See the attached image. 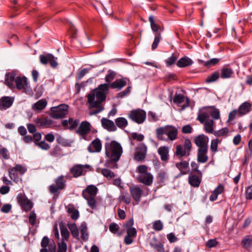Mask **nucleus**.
<instances>
[{
	"mask_svg": "<svg viewBox=\"0 0 252 252\" xmlns=\"http://www.w3.org/2000/svg\"><path fill=\"white\" fill-rule=\"evenodd\" d=\"M105 151L106 157L105 165L107 167L115 168L118 167L117 162L120 160L123 153L121 144L116 141L112 140L105 143Z\"/></svg>",
	"mask_w": 252,
	"mask_h": 252,
	"instance_id": "obj_1",
	"label": "nucleus"
},
{
	"mask_svg": "<svg viewBox=\"0 0 252 252\" xmlns=\"http://www.w3.org/2000/svg\"><path fill=\"white\" fill-rule=\"evenodd\" d=\"M129 80L127 78L117 79L115 81L110 83L102 84L94 89V91H97L96 97L99 100L96 102L95 105L99 104L100 101H104L106 98V94L109 91V88L113 89H116L117 91L121 90L123 88L127 85V82Z\"/></svg>",
	"mask_w": 252,
	"mask_h": 252,
	"instance_id": "obj_2",
	"label": "nucleus"
},
{
	"mask_svg": "<svg viewBox=\"0 0 252 252\" xmlns=\"http://www.w3.org/2000/svg\"><path fill=\"white\" fill-rule=\"evenodd\" d=\"M178 130L177 128L171 125H167L156 129V135L158 140L167 141L169 140L173 141L177 137Z\"/></svg>",
	"mask_w": 252,
	"mask_h": 252,
	"instance_id": "obj_3",
	"label": "nucleus"
},
{
	"mask_svg": "<svg viewBox=\"0 0 252 252\" xmlns=\"http://www.w3.org/2000/svg\"><path fill=\"white\" fill-rule=\"evenodd\" d=\"M97 91L92 90L88 95V102L89 104L90 108H96L97 109L91 111L90 112V115H95L103 110V107L101 106V103L103 101H100L99 104L95 105L96 102L99 100L96 97Z\"/></svg>",
	"mask_w": 252,
	"mask_h": 252,
	"instance_id": "obj_4",
	"label": "nucleus"
},
{
	"mask_svg": "<svg viewBox=\"0 0 252 252\" xmlns=\"http://www.w3.org/2000/svg\"><path fill=\"white\" fill-rule=\"evenodd\" d=\"M68 106L62 104L56 107H52L50 109V116L54 119H62L68 114Z\"/></svg>",
	"mask_w": 252,
	"mask_h": 252,
	"instance_id": "obj_5",
	"label": "nucleus"
},
{
	"mask_svg": "<svg viewBox=\"0 0 252 252\" xmlns=\"http://www.w3.org/2000/svg\"><path fill=\"white\" fill-rule=\"evenodd\" d=\"M15 86L17 90L22 91L23 93L29 94L32 93V90L28 81V79L25 76H17Z\"/></svg>",
	"mask_w": 252,
	"mask_h": 252,
	"instance_id": "obj_6",
	"label": "nucleus"
},
{
	"mask_svg": "<svg viewBox=\"0 0 252 252\" xmlns=\"http://www.w3.org/2000/svg\"><path fill=\"white\" fill-rule=\"evenodd\" d=\"M128 118L138 124L144 123L146 118V112L141 109L131 110L128 114Z\"/></svg>",
	"mask_w": 252,
	"mask_h": 252,
	"instance_id": "obj_7",
	"label": "nucleus"
},
{
	"mask_svg": "<svg viewBox=\"0 0 252 252\" xmlns=\"http://www.w3.org/2000/svg\"><path fill=\"white\" fill-rule=\"evenodd\" d=\"M90 168V165L88 164H75L69 170V172L71 173L74 178H78L81 176L85 175V174Z\"/></svg>",
	"mask_w": 252,
	"mask_h": 252,
	"instance_id": "obj_8",
	"label": "nucleus"
},
{
	"mask_svg": "<svg viewBox=\"0 0 252 252\" xmlns=\"http://www.w3.org/2000/svg\"><path fill=\"white\" fill-rule=\"evenodd\" d=\"M17 200L22 209L25 211H29L32 207V202L28 199L24 194L19 193L17 196Z\"/></svg>",
	"mask_w": 252,
	"mask_h": 252,
	"instance_id": "obj_9",
	"label": "nucleus"
},
{
	"mask_svg": "<svg viewBox=\"0 0 252 252\" xmlns=\"http://www.w3.org/2000/svg\"><path fill=\"white\" fill-rule=\"evenodd\" d=\"M202 173L190 172L189 176V183L191 187L198 188L202 181Z\"/></svg>",
	"mask_w": 252,
	"mask_h": 252,
	"instance_id": "obj_10",
	"label": "nucleus"
},
{
	"mask_svg": "<svg viewBox=\"0 0 252 252\" xmlns=\"http://www.w3.org/2000/svg\"><path fill=\"white\" fill-rule=\"evenodd\" d=\"M208 137L204 134H200L194 139V142L196 145L199 147L198 149H208Z\"/></svg>",
	"mask_w": 252,
	"mask_h": 252,
	"instance_id": "obj_11",
	"label": "nucleus"
},
{
	"mask_svg": "<svg viewBox=\"0 0 252 252\" xmlns=\"http://www.w3.org/2000/svg\"><path fill=\"white\" fill-rule=\"evenodd\" d=\"M40 63L43 64L49 63L52 67L55 68L58 65V63L55 59L54 57L50 54L46 55H41L39 56Z\"/></svg>",
	"mask_w": 252,
	"mask_h": 252,
	"instance_id": "obj_12",
	"label": "nucleus"
},
{
	"mask_svg": "<svg viewBox=\"0 0 252 252\" xmlns=\"http://www.w3.org/2000/svg\"><path fill=\"white\" fill-rule=\"evenodd\" d=\"M91 125L89 122L83 121L76 130V133L81 136H85L91 130Z\"/></svg>",
	"mask_w": 252,
	"mask_h": 252,
	"instance_id": "obj_13",
	"label": "nucleus"
},
{
	"mask_svg": "<svg viewBox=\"0 0 252 252\" xmlns=\"http://www.w3.org/2000/svg\"><path fill=\"white\" fill-rule=\"evenodd\" d=\"M79 120H73L72 118H69L68 120H64L62 121V125L65 129H68L71 131L74 130L79 124Z\"/></svg>",
	"mask_w": 252,
	"mask_h": 252,
	"instance_id": "obj_14",
	"label": "nucleus"
},
{
	"mask_svg": "<svg viewBox=\"0 0 252 252\" xmlns=\"http://www.w3.org/2000/svg\"><path fill=\"white\" fill-rule=\"evenodd\" d=\"M14 98L11 96H2L0 98V110H5L10 107L13 103Z\"/></svg>",
	"mask_w": 252,
	"mask_h": 252,
	"instance_id": "obj_15",
	"label": "nucleus"
},
{
	"mask_svg": "<svg viewBox=\"0 0 252 252\" xmlns=\"http://www.w3.org/2000/svg\"><path fill=\"white\" fill-rule=\"evenodd\" d=\"M102 144L98 138H95L91 143L88 147L87 150L90 153H98L101 150Z\"/></svg>",
	"mask_w": 252,
	"mask_h": 252,
	"instance_id": "obj_16",
	"label": "nucleus"
},
{
	"mask_svg": "<svg viewBox=\"0 0 252 252\" xmlns=\"http://www.w3.org/2000/svg\"><path fill=\"white\" fill-rule=\"evenodd\" d=\"M129 191L133 200L138 204L140 201L143 190L138 186L129 188Z\"/></svg>",
	"mask_w": 252,
	"mask_h": 252,
	"instance_id": "obj_17",
	"label": "nucleus"
},
{
	"mask_svg": "<svg viewBox=\"0 0 252 252\" xmlns=\"http://www.w3.org/2000/svg\"><path fill=\"white\" fill-rule=\"evenodd\" d=\"M16 78V75L14 72H8L6 73L5 77V85H6L11 89H14L15 88V86L14 83H15Z\"/></svg>",
	"mask_w": 252,
	"mask_h": 252,
	"instance_id": "obj_18",
	"label": "nucleus"
},
{
	"mask_svg": "<svg viewBox=\"0 0 252 252\" xmlns=\"http://www.w3.org/2000/svg\"><path fill=\"white\" fill-rule=\"evenodd\" d=\"M98 189L94 185H89L82 191V195L83 197H95Z\"/></svg>",
	"mask_w": 252,
	"mask_h": 252,
	"instance_id": "obj_19",
	"label": "nucleus"
},
{
	"mask_svg": "<svg viewBox=\"0 0 252 252\" xmlns=\"http://www.w3.org/2000/svg\"><path fill=\"white\" fill-rule=\"evenodd\" d=\"M252 109V104L248 101L242 103L238 109V113L239 116H242L249 113Z\"/></svg>",
	"mask_w": 252,
	"mask_h": 252,
	"instance_id": "obj_20",
	"label": "nucleus"
},
{
	"mask_svg": "<svg viewBox=\"0 0 252 252\" xmlns=\"http://www.w3.org/2000/svg\"><path fill=\"white\" fill-rule=\"evenodd\" d=\"M126 235L125 237L124 242L126 245H130L133 242V239L137 235V230L135 228L126 230Z\"/></svg>",
	"mask_w": 252,
	"mask_h": 252,
	"instance_id": "obj_21",
	"label": "nucleus"
},
{
	"mask_svg": "<svg viewBox=\"0 0 252 252\" xmlns=\"http://www.w3.org/2000/svg\"><path fill=\"white\" fill-rule=\"evenodd\" d=\"M101 122L102 127L108 131H115L117 130V127L112 121L103 118Z\"/></svg>",
	"mask_w": 252,
	"mask_h": 252,
	"instance_id": "obj_22",
	"label": "nucleus"
},
{
	"mask_svg": "<svg viewBox=\"0 0 252 252\" xmlns=\"http://www.w3.org/2000/svg\"><path fill=\"white\" fill-rule=\"evenodd\" d=\"M147 153V147L144 145H142L138 148L134 156V159L138 161H142L146 157Z\"/></svg>",
	"mask_w": 252,
	"mask_h": 252,
	"instance_id": "obj_23",
	"label": "nucleus"
},
{
	"mask_svg": "<svg viewBox=\"0 0 252 252\" xmlns=\"http://www.w3.org/2000/svg\"><path fill=\"white\" fill-rule=\"evenodd\" d=\"M138 179L139 182L145 185L150 186L153 183V176L150 173H146V174L139 175Z\"/></svg>",
	"mask_w": 252,
	"mask_h": 252,
	"instance_id": "obj_24",
	"label": "nucleus"
},
{
	"mask_svg": "<svg viewBox=\"0 0 252 252\" xmlns=\"http://www.w3.org/2000/svg\"><path fill=\"white\" fill-rule=\"evenodd\" d=\"M34 122L42 127H48L53 124V121L47 118H37L34 120Z\"/></svg>",
	"mask_w": 252,
	"mask_h": 252,
	"instance_id": "obj_25",
	"label": "nucleus"
},
{
	"mask_svg": "<svg viewBox=\"0 0 252 252\" xmlns=\"http://www.w3.org/2000/svg\"><path fill=\"white\" fill-rule=\"evenodd\" d=\"M175 165L176 167L180 171V173L178 175L179 176H181L183 175H186L188 173V171L186 170L189 168V166L188 161L184 160L181 162H177Z\"/></svg>",
	"mask_w": 252,
	"mask_h": 252,
	"instance_id": "obj_26",
	"label": "nucleus"
},
{
	"mask_svg": "<svg viewBox=\"0 0 252 252\" xmlns=\"http://www.w3.org/2000/svg\"><path fill=\"white\" fill-rule=\"evenodd\" d=\"M162 161L167 162L169 159V148L166 146L160 147L158 151Z\"/></svg>",
	"mask_w": 252,
	"mask_h": 252,
	"instance_id": "obj_27",
	"label": "nucleus"
},
{
	"mask_svg": "<svg viewBox=\"0 0 252 252\" xmlns=\"http://www.w3.org/2000/svg\"><path fill=\"white\" fill-rule=\"evenodd\" d=\"M207 152L208 149H198L197 160L198 162L205 163L208 161Z\"/></svg>",
	"mask_w": 252,
	"mask_h": 252,
	"instance_id": "obj_28",
	"label": "nucleus"
},
{
	"mask_svg": "<svg viewBox=\"0 0 252 252\" xmlns=\"http://www.w3.org/2000/svg\"><path fill=\"white\" fill-rule=\"evenodd\" d=\"M192 61L189 58L185 56L180 59L177 63V65L179 67H185L191 65Z\"/></svg>",
	"mask_w": 252,
	"mask_h": 252,
	"instance_id": "obj_29",
	"label": "nucleus"
},
{
	"mask_svg": "<svg viewBox=\"0 0 252 252\" xmlns=\"http://www.w3.org/2000/svg\"><path fill=\"white\" fill-rule=\"evenodd\" d=\"M59 226L61 230V234L63 241H68L69 237V233L66 226L63 222L61 221L59 223Z\"/></svg>",
	"mask_w": 252,
	"mask_h": 252,
	"instance_id": "obj_30",
	"label": "nucleus"
},
{
	"mask_svg": "<svg viewBox=\"0 0 252 252\" xmlns=\"http://www.w3.org/2000/svg\"><path fill=\"white\" fill-rule=\"evenodd\" d=\"M8 173L10 178L16 183L22 181L21 178L19 177L17 171H16L15 168L12 167H9L8 168Z\"/></svg>",
	"mask_w": 252,
	"mask_h": 252,
	"instance_id": "obj_31",
	"label": "nucleus"
},
{
	"mask_svg": "<svg viewBox=\"0 0 252 252\" xmlns=\"http://www.w3.org/2000/svg\"><path fill=\"white\" fill-rule=\"evenodd\" d=\"M47 104V101L45 99H40L34 104L32 106L33 110L35 111H41L44 109Z\"/></svg>",
	"mask_w": 252,
	"mask_h": 252,
	"instance_id": "obj_32",
	"label": "nucleus"
},
{
	"mask_svg": "<svg viewBox=\"0 0 252 252\" xmlns=\"http://www.w3.org/2000/svg\"><path fill=\"white\" fill-rule=\"evenodd\" d=\"M176 155L178 158H181L183 157H188L187 151L180 145H178L176 147Z\"/></svg>",
	"mask_w": 252,
	"mask_h": 252,
	"instance_id": "obj_33",
	"label": "nucleus"
},
{
	"mask_svg": "<svg viewBox=\"0 0 252 252\" xmlns=\"http://www.w3.org/2000/svg\"><path fill=\"white\" fill-rule=\"evenodd\" d=\"M68 227L73 237L78 240L79 239V231L76 224L75 223L68 224Z\"/></svg>",
	"mask_w": 252,
	"mask_h": 252,
	"instance_id": "obj_34",
	"label": "nucleus"
},
{
	"mask_svg": "<svg viewBox=\"0 0 252 252\" xmlns=\"http://www.w3.org/2000/svg\"><path fill=\"white\" fill-rule=\"evenodd\" d=\"M220 61V59L217 58H213L207 61H203L202 60H199V62L203 64L205 66L207 67H210L217 64Z\"/></svg>",
	"mask_w": 252,
	"mask_h": 252,
	"instance_id": "obj_35",
	"label": "nucleus"
},
{
	"mask_svg": "<svg viewBox=\"0 0 252 252\" xmlns=\"http://www.w3.org/2000/svg\"><path fill=\"white\" fill-rule=\"evenodd\" d=\"M118 200L120 202H123L126 204H129L131 201V198L126 191H123L119 196Z\"/></svg>",
	"mask_w": 252,
	"mask_h": 252,
	"instance_id": "obj_36",
	"label": "nucleus"
},
{
	"mask_svg": "<svg viewBox=\"0 0 252 252\" xmlns=\"http://www.w3.org/2000/svg\"><path fill=\"white\" fill-rule=\"evenodd\" d=\"M115 123L116 126L121 129L124 128L128 125L127 121L126 118L123 117H119L116 119Z\"/></svg>",
	"mask_w": 252,
	"mask_h": 252,
	"instance_id": "obj_37",
	"label": "nucleus"
},
{
	"mask_svg": "<svg viewBox=\"0 0 252 252\" xmlns=\"http://www.w3.org/2000/svg\"><path fill=\"white\" fill-rule=\"evenodd\" d=\"M50 154L55 158H60L63 156L62 149L57 145L55 146L50 152Z\"/></svg>",
	"mask_w": 252,
	"mask_h": 252,
	"instance_id": "obj_38",
	"label": "nucleus"
},
{
	"mask_svg": "<svg viewBox=\"0 0 252 252\" xmlns=\"http://www.w3.org/2000/svg\"><path fill=\"white\" fill-rule=\"evenodd\" d=\"M233 73V70L231 68L223 67L221 69L220 77L223 79L231 77Z\"/></svg>",
	"mask_w": 252,
	"mask_h": 252,
	"instance_id": "obj_39",
	"label": "nucleus"
},
{
	"mask_svg": "<svg viewBox=\"0 0 252 252\" xmlns=\"http://www.w3.org/2000/svg\"><path fill=\"white\" fill-rule=\"evenodd\" d=\"M81 238L84 241H86L88 239V229L86 224H82L80 226Z\"/></svg>",
	"mask_w": 252,
	"mask_h": 252,
	"instance_id": "obj_40",
	"label": "nucleus"
},
{
	"mask_svg": "<svg viewBox=\"0 0 252 252\" xmlns=\"http://www.w3.org/2000/svg\"><path fill=\"white\" fill-rule=\"evenodd\" d=\"M149 21L150 23V26L152 31L155 32V33L159 32L158 31L160 26L156 23L154 17L152 15L150 16L149 17Z\"/></svg>",
	"mask_w": 252,
	"mask_h": 252,
	"instance_id": "obj_41",
	"label": "nucleus"
},
{
	"mask_svg": "<svg viewBox=\"0 0 252 252\" xmlns=\"http://www.w3.org/2000/svg\"><path fill=\"white\" fill-rule=\"evenodd\" d=\"M220 76V72L219 71H216L211 74L210 76H208L206 78V82L210 83L217 80Z\"/></svg>",
	"mask_w": 252,
	"mask_h": 252,
	"instance_id": "obj_42",
	"label": "nucleus"
},
{
	"mask_svg": "<svg viewBox=\"0 0 252 252\" xmlns=\"http://www.w3.org/2000/svg\"><path fill=\"white\" fill-rule=\"evenodd\" d=\"M213 124L214 121L212 120H209L205 122L204 125V128L206 132L209 133H213V132L214 131L213 130Z\"/></svg>",
	"mask_w": 252,
	"mask_h": 252,
	"instance_id": "obj_43",
	"label": "nucleus"
},
{
	"mask_svg": "<svg viewBox=\"0 0 252 252\" xmlns=\"http://www.w3.org/2000/svg\"><path fill=\"white\" fill-rule=\"evenodd\" d=\"M101 173L105 177H106L108 180H110L114 178L115 176V174L113 172L106 168L102 169Z\"/></svg>",
	"mask_w": 252,
	"mask_h": 252,
	"instance_id": "obj_44",
	"label": "nucleus"
},
{
	"mask_svg": "<svg viewBox=\"0 0 252 252\" xmlns=\"http://www.w3.org/2000/svg\"><path fill=\"white\" fill-rule=\"evenodd\" d=\"M63 181V176H60L55 180L56 186L60 189H63L65 188V183Z\"/></svg>",
	"mask_w": 252,
	"mask_h": 252,
	"instance_id": "obj_45",
	"label": "nucleus"
},
{
	"mask_svg": "<svg viewBox=\"0 0 252 252\" xmlns=\"http://www.w3.org/2000/svg\"><path fill=\"white\" fill-rule=\"evenodd\" d=\"M228 129L227 127H223L219 130L214 131L213 134L217 137H220L222 136H226L228 133Z\"/></svg>",
	"mask_w": 252,
	"mask_h": 252,
	"instance_id": "obj_46",
	"label": "nucleus"
},
{
	"mask_svg": "<svg viewBox=\"0 0 252 252\" xmlns=\"http://www.w3.org/2000/svg\"><path fill=\"white\" fill-rule=\"evenodd\" d=\"M212 110L210 112V115L215 120H218L220 118V113L218 109L214 106L211 107Z\"/></svg>",
	"mask_w": 252,
	"mask_h": 252,
	"instance_id": "obj_47",
	"label": "nucleus"
},
{
	"mask_svg": "<svg viewBox=\"0 0 252 252\" xmlns=\"http://www.w3.org/2000/svg\"><path fill=\"white\" fill-rule=\"evenodd\" d=\"M155 37L154 41L152 45V49L153 50H155L157 48L158 45V43H159L160 39L161 38L160 33L159 32L155 33Z\"/></svg>",
	"mask_w": 252,
	"mask_h": 252,
	"instance_id": "obj_48",
	"label": "nucleus"
},
{
	"mask_svg": "<svg viewBox=\"0 0 252 252\" xmlns=\"http://www.w3.org/2000/svg\"><path fill=\"white\" fill-rule=\"evenodd\" d=\"M185 97L182 94H175L173 98V102L177 104H180L185 100Z\"/></svg>",
	"mask_w": 252,
	"mask_h": 252,
	"instance_id": "obj_49",
	"label": "nucleus"
},
{
	"mask_svg": "<svg viewBox=\"0 0 252 252\" xmlns=\"http://www.w3.org/2000/svg\"><path fill=\"white\" fill-rule=\"evenodd\" d=\"M182 147L185 149V151H187L188 155H190L192 148V144L190 140L189 139H185L184 145Z\"/></svg>",
	"mask_w": 252,
	"mask_h": 252,
	"instance_id": "obj_50",
	"label": "nucleus"
},
{
	"mask_svg": "<svg viewBox=\"0 0 252 252\" xmlns=\"http://www.w3.org/2000/svg\"><path fill=\"white\" fill-rule=\"evenodd\" d=\"M86 200H87L88 205L93 209H94L96 208V201L95 199V197H84Z\"/></svg>",
	"mask_w": 252,
	"mask_h": 252,
	"instance_id": "obj_51",
	"label": "nucleus"
},
{
	"mask_svg": "<svg viewBox=\"0 0 252 252\" xmlns=\"http://www.w3.org/2000/svg\"><path fill=\"white\" fill-rule=\"evenodd\" d=\"M219 143V140L218 139L212 140L210 146V150L213 153H215L218 151Z\"/></svg>",
	"mask_w": 252,
	"mask_h": 252,
	"instance_id": "obj_52",
	"label": "nucleus"
},
{
	"mask_svg": "<svg viewBox=\"0 0 252 252\" xmlns=\"http://www.w3.org/2000/svg\"><path fill=\"white\" fill-rule=\"evenodd\" d=\"M163 227V224L160 220H157L153 223V228L156 231H160Z\"/></svg>",
	"mask_w": 252,
	"mask_h": 252,
	"instance_id": "obj_53",
	"label": "nucleus"
},
{
	"mask_svg": "<svg viewBox=\"0 0 252 252\" xmlns=\"http://www.w3.org/2000/svg\"><path fill=\"white\" fill-rule=\"evenodd\" d=\"M167 175L165 172L163 171H160L157 176V179L159 183H162L167 179Z\"/></svg>",
	"mask_w": 252,
	"mask_h": 252,
	"instance_id": "obj_54",
	"label": "nucleus"
},
{
	"mask_svg": "<svg viewBox=\"0 0 252 252\" xmlns=\"http://www.w3.org/2000/svg\"><path fill=\"white\" fill-rule=\"evenodd\" d=\"M242 244L246 248H249L252 246V239L249 236H246L243 239Z\"/></svg>",
	"mask_w": 252,
	"mask_h": 252,
	"instance_id": "obj_55",
	"label": "nucleus"
},
{
	"mask_svg": "<svg viewBox=\"0 0 252 252\" xmlns=\"http://www.w3.org/2000/svg\"><path fill=\"white\" fill-rule=\"evenodd\" d=\"M177 57L175 56L174 54L172 55V56L167 58L165 60V63L167 66H171L174 64L177 59Z\"/></svg>",
	"mask_w": 252,
	"mask_h": 252,
	"instance_id": "obj_56",
	"label": "nucleus"
},
{
	"mask_svg": "<svg viewBox=\"0 0 252 252\" xmlns=\"http://www.w3.org/2000/svg\"><path fill=\"white\" fill-rule=\"evenodd\" d=\"M116 76V73L111 70H109L108 74L105 77V80L106 82H111L115 78Z\"/></svg>",
	"mask_w": 252,
	"mask_h": 252,
	"instance_id": "obj_57",
	"label": "nucleus"
},
{
	"mask_svg": "<svg viewBox=\"0 0 252 252\" xmlns=\"http://www.w3.org/2000/svg\"><path fill=\"white\" fill-rule=\"evenodd\" d=\"M109 229L111 233L116 234L119 230L120 227L117 223L112 222L109 226Z\"/></svg>",
	"mask_w": 252,
	"mask_h": 252,
	"instance_id": "obj_58",
	"label": "nucleus"
},
{
	"mask_svg": "<svg viewBox=\"0 0 252 252\" xmlns=\"http://www.w3.org/2000/svg\"><path fill=\"white\" fill-rule=\"evenodd\" d=\"M131 87L129 86L127 87V88L124 90V91L121 92L117 94V97L123 98L126 95H127L131 92Z\"/></svg>",
	"mask_w": 252,
	"mask_h": 252,
	"instance_id": "obj_59",
	"label": "nucleus"
},
{
	"mask_svg": "<svg viewBox=\"0 0 252 252\" xmlns=\"http://www.w3.org/2000/svg\"><path fill=\"white\" fill-rule=\"evenodd\" d=\"M245 198L247 200L252 199V185L246 188Z\"/></svg>",
	"mask_w": 252,
	"mask_h": 252,
	"instance_id": "obj_60",
	"label": "nucleus"
},
{
	"mask_svg": "<svg viewBox=\"0 0 252 252\" xmlns=\"http://www.w3.org/2000/svg\"><path fill=\"white\" fill-rule=\"evenodd\" d=\"M0 157L4 159L9 158V153L5 148H0Z\"/></svg>",
	"mask_w": 252,
	"mask_h": 252,
	"instance_id": "obj_61",
	"label": "nucleus"
},
{
	"mask_svg": "<svg viewBox=\"0 0 252 252\" xmlns=\"http://www.w3.org/2000/svg\"><path fill=\"white\" fill-rule=\"evenodd\" d=\"M13 168L18 172L20 174H24L27 171L26 167L23 166L21 164H16L15 167H13Z\"/></svg>",
	"mask_w": 252,
	"mask_h": 252,
	"instance_id": "obj_62",
	"label": "nucleus"
},
{
	"mask_svg": "<svg viewBox=\"0 0 252 252\" xmlns=\"http://www.w3.org/2000/svg\"><path fill=\"white\" fill-rule=\"evenodd\" d=\"M29 222L32 225H34L36 223V216L34 212H31L29 216Z\"/></svg>",
	"mask_w": 252,
	"mask_h": 252,
	"instance_id": "obj_63",
	"label": "nucleus"
},
{
	"mask_svg": "<svg viewBox=\"0 0 252 252\" xmlns=\"http://www.w3.org/2000/svg\"><path fill=\"white\" fill-rule=\"evenodd\" d=\"M67 250L66 244L63 241L58 244V250L57 252H66Z\"/></svg>",
	"mask_w": 252,
	"mask_h": 252,
	"instance_id": "obj_64",
	"label": "nucleus"
}]
</instances>
